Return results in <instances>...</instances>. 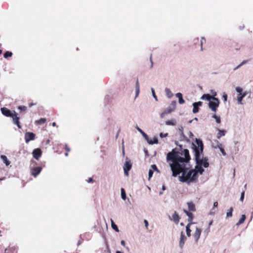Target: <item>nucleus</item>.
<instances>
[{
    "mask_svg": "<svg viewBox=\"0 0 253 253\" xmlns=\"http://www.w3.org/2000/svg\"><path fill=\"white\" fill-rule=\"evenodd\" d=\"M183 153H180L172 149L169 152L167 156V160L169 162V166L172 172V176L176 177L180 173L182 175L179 176V180L182 182H187L190 183L197 180V172L194 169H189L186 167L187 163L190 159L188 150L184 149Z\"/></svg>",
    "mask_w": 253,
    "mask_h": 253,
    "instance_id": "obj_1",
    "label": "nucleus"
},
{
    "mask_svg": "<svg viewBox=\"0 0 253 253\" xmlns=\"http://www.w3.org/2000/svg\"><path fill=\"white\" fill-rule=\"evenodd\" d=\"M0 110L2 114L4 116L7 117H11L12 118L13 123L16 125L19 128H21L19 121L20 118L18 116V114L15 111H13V112H12L10 110L5 107H2Z\"/></svg>",
    "mask_w": 253,
    "mask_h": 253,
    "instance_id": "obj_2",
    "label": "nucleus"
},
{
    "mask_svg": "<svg viewBox=\"0 0 253 253\" xmlns=\"http://www.w3.org/2000/svg\"><path fill=\"white\" fill-rule=\"evenodd\" d=\"M196 145H194V150L195 152V157H196V154L198 152L199 157H200V154H203V149L204 145L203 142L200 139H196Z\"/></svg>",
    "mask_w": 253,
    "mask_h": 253,
    "instance_id": "obj_3",
    "label": "nucleus"
},
{
    "mask_svg": "<svg viewBox=\"0 0 253 253\" xmlns=\"http://www.w3.org/2000/svg\"><path fill=\"white\" fill-rule=\"evenodd\" d=\"M211 100H211L209 102V107L212 112L215 113L219 105V100L214 97Z\"/></svg>",
    "mask_w": 253,
    "mask_h": 253,
    "instance_id": "obj_4",
    "label": "nucleus"
},
{
    "mask_svg": "<svg viewBox=\"0 0 253 253\" xmlns=\"http://www.w3.org/2000/svg\"><path fill=\"white\" fill-rule=\"evenodd\" d=\"M195 161L197 165L196 166L195 169H194V170L196 171L197 177L198 172H199L201 174H202L204 171V169L202 167V163L200 159V157H199L198 152H197L196 154V157H195Z\"/></svg>",
    "mask_w": 253,
    "mask_h": 253,
    "instance_id": "obj_5",
    "label": "nucleus"
},
{
    "mask_svg": "<svg viewBox=\"0 0 253 253\" xmlns=\"http://www.w3.org/2000/svg\"><path fill=\"white\" fill-rule=\"evenodd\" d=\"M132 167V164L130 160L126 161L124 166V170L125 174L126 176L128 175V171Z\"/></svg>",
    "mask_w": 253,
    "mask_h": 253,
    "instance_id": "obj_6",
    "label": "nucleus"
},
{
    "mask_svg": "<svg viewBox=\"0 0 253 253\" xmlns=\"http://www.w3.org/2000/svg\"><path fill=\"white\" fill-rule=\"evenodd\" d=\"M36 135L31 132H26L25 134V140L26 143H28L30 141L33 140L35 139Z\"/></svg>",
    "mask_w": 253,
    "mask_h": 253,
    "instance_id": "obj_7",
    "label": "nucleus"
},
{
    "mask_svg": "<svg viewBox=\"0 0 253 253\" xmlns=\"http://www.w3.org/2000/svg\"><path fill=\"white\" fill-rule=\"evenodd\" d=\"M42 154V152L41 149L37 148L33 150V157L38 160L41 157Z\"/></svg>",
    "mask_w": 253,
    "mask_h": 253,
    "instance_id": "obj_8",
    "label": "nucleus"
},
{
    "mask_svg": "<svg viewBox=\"0 0 253 253\" xmlns=\"http://www.w3.org/2000/svg\"><path fill=\"white\" fill-rule=\"evenodd\" d=\"M42 168L40 167L34 168L31 169V174L33 175L34 177H36L42 170Z\"/></svg>",
    "mask_w": 253,
    "mask_h": 253,
    "instance_id": "obj_9",
    "label": "nucleus"
},
{
    "mask_svg": "<svg viewBox=\"0 0 253 253\" xmlns=\"http://www.w3.org/2000/svg\"><path fill=\"white\" fill-rule=\"evenodd\" d=\"M169 218L170 220H173L176 224L179 223L180 220V217L176 211H174L172 215V217H169Z\"/></svg>",
    "mask_w": 253,
    "mask_h": 253,
    "instance_id": "obj_10",
    "label": "nucleus"
},
{
    "mask_svg": "<svg viewBox=\"0 0 253 253\" xmlns=\"http://www.w3.org/2000/svg\"><path fill=\"white\" fill-rule=\"evenodd\" d=\"M202 233V230L200 228L196 227V231L193 234V237L196 241L197 242L200 238V235Z\"/></svg>",
    "mask_w": 253,
    "mask_h": 253,
    "instance_id": "obj_11",
    "label": "nucleus"
},
{
    "mask_svg": "<svg viewBox=\"0 0 253 253\" xmlns=\"http://www.w3.org/2000/svg\"><path fill=\"white\" fill-rule=\"evenodd\" d=\"M186 240V237H185L184 233L183 231H182L180 233V241H179V246L181 248H182Z\"/></svg>",
    "mask_w": 253,
    "mask_h": 253,
    "instance_id": "obj_12",
    "label": "nucleus"
},
{
    "mask_svg": "<svg viewBox=\"0 0 253 253\" xmlns=\"http://www.w3.org/2000/svg\"><path fill=\"white\" fill-rule=\"evenodd\" d=\"M201 155H203V154H200V159L202 163V166H203L205 168H208L209 166V163L208 162V158H203V157H201Z\"/></svg>",
    "mask_w": 253,
    "mask_h": 253,
    "instance_id": "obj_13",
    "label": "nucleus"
},
{
    "mask_svg": "<svg viewBox=\"0 0 253 253\" xmlns=\"http://www.w3.org/2000/svg\"><path fill=\"white\" fill-rule=\"evenodd\" d=\"M184 212L186 214V215L188 216V221L189 222L188 223H190L191 224H192L193 223L192 222V220L193 219V218H194V215H193V214L189 211H187L185 210H184Z\"/></svg>",
    "mask_w": 253,
    "mask_h": 253,
    "instance_id": "obj_14",
    "label": "nucleus"
},
{
    "mask_svg": "<svg viewBox=\"0 0 253 253\" xmlns=\"http://www.w3.org/2000/svg\"><path fill=\"white\" fill-rule=\"evenodd\" d=\"M187 206L188 207V210H189V211H196V209L195 205L192 202H187Z\"/></svg>",
    "mask_w": 253,
    "mask_h": 253,
    "instance_id": "obj_15",
    "label": "nucleus"
},
{
    "mask_svg": "<svg viewBox=\"0 0 253 253\" xmlns=\"http://www.w3.org/2000/svg\"><path fill=\"white\" fill-rule=\"evenodd\" d=\"M5 253H17V250L15 247H10L5 250Z\"/></svg>",
    "mask_w": 253,
    "mask_h": 253,
    "instance_id": "obj_16",
    "label": "nucleus"
},
{
    "mask_svg": "<svg viewBox=\"0 0 253 253\" xmlns=\"http://www.w3.org/2000/svg\"><path fill=\"white\" fill-rule=\"evenodd\" d=\"M213 97H212L209 94H205L202 95L201 99L202 100H207L208 101H211Z\"/></svg>",
    "mask_w": 253,
    "mask_h": 253,
    "instance_id": "obj_17",
    "label": "nucleus"
},
{
    "mask_svg": "<svg viewBox=\"0 0 253 253\" xmlns=\"http://www.w3.org/2000/svg\"><path fill=\"white\" fill-rule=\"evenodd\" d=\"M176 96L179 99V103L180 104H183L185 102L184 100L183 99L182 95L181 93H177L176 94Z\"/></svg>",
    "mask_w": 253,
    "mask_h": 253,
    "instance_id": "obj_18",
    "label": "nucleus"
},
{
    "mask_svg": "<svg viewBox=\"0 0 253 253\" xmlns=\"http://www.w3.org/2000/svg\"><path fill=\"white\" fill-rule=\"evenodd\" d=\"M166 124L169 126H175L176 124V122L175 119L168 120L166 121Z\"/></svg>",
    "mask_w": 253,
    "mask_h": 253,
    "instance_id": "obj_19",
    "label": "nucleus"
},
{
    "mask_svg": "<svg viewBox=\"0 0 253 253\" xmlns=\"http://www.w3.org/2000/svg\"><path fill=\"white\" fill-rule=\"evenodd\" d=\"M191 225L192 224L191 223H188L186 226V231L188 237H190L191 236V230L190 229V227Z\"/></svg>",
    "mask_w": 253,
    "mask_h": 253,
    "instance_id": "obj_20",
    "label": "nucleus"
},
{
    "mask_svg": "<svg viewBox=\"0 0 253 253\" xmlns=\"http://www.w3.org/2000/svg\"><path fill=\"white\" fill-rule=\"evenodd\" d=\"M0 158L6 166H8L10 164V162L7 160L6 156L2 155L0 156Z\"/></svg>",
    "mask_w": 253,
    "mask_h": 253,
    "instance_id": "obj_21",
    "label": "nucleus"
},
{
    "mask_svg": "<svg viewBox=\"0 0 253 253\" xmlns=\"http://www.w3.org/2000/svg\"><path fill=\"white\" fill-rule=\"evenodd\" d=\"M225 134V131L223 130H218V132L217 134V138L220 139V138L222 136H224Z\"/></svg>",
    "mask_w": 253,
    "mask_h": 253,
    "instance_id": "obj_22",
    "label": "nucleus"
},
{
    "mask_svg": "<svg viewBox=\"0 0 253 253\" xmlns=\"http://www.w3.org/2000/svg\"><path fill=\"white\" fill-rule=\"evenodd\" d=\"M247 95V92H245L242 95H239L238 96V101L239 103L242 104L243 98Z\"/></svg>",
    "mask_w": 253,
    "mask_h": 253,
    "instance_id": "obj_23",
    "label": "nucleus"
},
{
    "mask_svg": "<svg viewBox=\"0 0 253 253\" xmlns=\"http://www.w3.org/2000/svg\"><path fill=\"white\" fill-rule=\"evenodd\" d=\"M246 218V215L245 214H243L236 225H239L242 224L245 221Z\"/></svg>",
    "mask_w": 253,
    "mask_h": 253,
    "instance_id": "obj_24",
    "label": "nucleus"
},
{
    "mask_svg": "<svg viewBox=\"0 0 253 253\" xmlns=\"http://www.w3.org/2000/svg\"><path fill=\"white\" fill-rule=\"evenodd\" d=\"M165 92L169 98H171L173 94L169 88H166L165 89Z\"/></svg>",
    "mask_w": 253,
    "mask_h": 253,
    "instance_id": "obj_25",
    "label": "nucleus"
},
{
    "mask_svg": "<svg viewBox=\"0 0 253 253\" xmlns=\"http://www.w3.org/2000/svg\"><path fill=\"white\" fill-rule=\"evenodd\" d=\"M111 226H112V228L113 229H114L116 231L119 232V230L117 225L115 224V223H114V222L113 221V220L112 219H111Z\"/></svg>",
    "mask_w": 253,
    "mask_h": 253,
    "instance_id": "obj_26",
    "label": "nucleus"
},
{
    "mask_svg": "<svg viewBox=\"0 0 253 253\" xmlns=\"http://www.w3.org/2000/svg\"><path fill=\"white\" fill-rule=\"evenodd\" d=\"M46 121V119L45 118H41L40 120L36 121L38 125H42L44 124Z\"/></svg>",
    "mask_w": 253,
    "mask_h": 253,
    "instance_id": "obj_27",
    "label": "nucleus"
},
{
    "mask_svg": "<svg viewBox=\"0 0 253 253\" xmlns=\"http://www.w3.org/2000/svg\"><path fill=\"white\" fill-rule=\"evenodd\" d=\"M121 197L123 200H125L126 199V194L124 188L121 189Z\"/></svg>",
    "mask_w": 253,
    "mask_h": 253,
    "instance_id": "obj_28",
    "label": "nucleus"
},
{
    "mask_svg": "<svg viewBox=\"0 0 253 253\" xmlns=\"http://www.w3.org/2000/svg\"><path fill=\"white\" fill-rule=\"evenodd\" d=\"M12 55V53L11 52H10V51H6L4 54H3V56L5 58H7L8 57H11Z\"/></svg>",
    "mask_w": 253,
    "mask_h": 253,
    "instance_id": "obj_29",
    "label": "nucleus"
},
{
    "mask_svg": "<svg viewBox=\"0 0 253 253\" xmlns=\"http://www.w3.org/2000/svg\"><path fill=\"white\" fill-rule=\"evenodd\" d=\"M193 112L194 113H196L198 112L199 110L198 106L194 104V103L193 104Z\"/></svg>",
    "mask_w": 253,
    "mask_h": 253,
    "instance_id": "obj_30",
    "label": "nucleus"
},
{
    "mask_svg": "<svg viewBox=\"0 0 253 253\" xmlns=\"http://www.w3.org/2000/svg\"><path fill=\"white\" fill-rule=\"evenodd\" d=\"M233 208H230V209L228 211L226 216L227 217H231L232 216V212H233Z\"/></svg>",
    "mask_w": 253,
    "mask_h": 253,
    "instance_id": "obj_31",
    "label": "nucleus"
},
{
    "mask_svg": "<svg viewBox=\"0 0 253 253\" xmlns=\"http://www.w3.org/2000/svg\"><path fill=\"white\" fill-rule=\"evenodd\" d=\"M212 118L215 119L217 123H220L221 120L219 116H216L215 114L213 115Z\"/></svg>",
    "mask_w": 253,
    "mask_h": 253,
    "instance_id": "obj_32",
    "label": "nucleus"
},
{
    "mask_svg": "<svg viewBox=\"0 0 253 253\" xmlns=\"http://www.w3.org/2000/svg\"><path fill=\"white\" fill-rule=\"evenodd\" d=\"M148 142L150 144H158V140L157 138H154L153 140H148Z\"/></svg>",
    "mask_w": 253,
    "mask_h": 253,
    "instance_id": "obj_33",
    "label": "nucleus"
},
{
    "mask_svg": "<svg viewBox=\"0 0 253 253\" xmlns=\"http://www.w3.org/2000/svg\"><path fill=\"white\" fill-rule=\"evenodd\" d=\"M248 61V60H244L241 63V64H240L238 66H237L235 68H234V70H237V69H238L239 68L241 67L242 65L246 64Z\"/></svg>",
    "mask_w": 253,
    "mask_h": 253,
    "instance_id": "obj_34",
    "label": "nucleus"
},
{
    "mask_svg": "<svg viewBox=\"0 0 253 253\" xmlns=\"http://www.w3.org/2000/svg\"><path fill=\"white\" fill-rule=\"evenodd\" d=\"M174 110V109L168 108L166 109L164 112H165L167 114H170L172 111Z\"/></svg>",
    "mask_w": 253,
    "mask_h": 253,
    "instance_id": "obj_35",
    "label": "nucleus"
},
{
    "mask_svg": "<svg viewBox=\"0 0 253 253\" xmlns=\"http://www.w3.org/2000/svg\"><path fill=\"white\" fill-rule=\"evenodd\" d=\"M18 109L22 111H25L27 110V107L25 106H19Z\"/></svg>",
    "mask_w": 253,
    "mask_h": 253,
    "instance_id": "obj_36",
    "label": "nucleus"
},
{
    "mask_svg": "<svg viewBox=\"0 0 253 253\" xmlns=\"http://www.w3.org/2000/svg\"><path fill=\"white\" fill-rule=\"evenodd\" d=\"M236 90L237 91V92L239 93V95L243 94V93H242V92L243 91V89H242V88L241 87H237L236 88Z\"/></svg>",
    "mask_w": 253,
    "mask_h": 253,
    "instance_id": "obj_37",
    "label": "nucleus"
},
{
    "mask_svg": "<svg viewBox=\"0 0 253 253\" xmlns=\"http://www.w3.org/2000/svg\"><path fill=\"white\" fill-rule=\"evenodd\" d=\"M206 42V39L204 38H202L201 40V50H203V43Z\"/></svg>",
    "mask_w": 253,
    "mask_h": 253,
    "instance_id": "obj_38",
    "label": "nucleus"
},
{
    "mask_svg": "<svg viewBox=\"0 0 253 253\" xmlns=\"http://www.w3.org/2000/svg\"><path fill=\"white\" fill-rule=\"evenodd\" d=\"M222 98L223 99L224 101L225 102L227 101V95L226 93L224 92L222 94Z\"/></svg>",
    "mask_w": 253,
    "mask_h": 253,
    "instance_id": "obj_39",
    "label": "nucleus"
},
{
    "mask_svg": "<svg viewBox=\"0 0 253 253\" xmlns=\"http://www.w3.org/2000/svg\"><path fill=\"white\" fill-rule=\"evenodd\" d=\"M244 196H245V191H243L242 193H241V197H240V201L243 202V200H244Z\"/></svg>",
    "mask_w": 253,
    "mask_h": 253,
    "instance_id": "obj_40",
    "label": "nucleus"
},
{
    "mask_svg": "<svg viewBox=\"0 0 253 253\" xmlns=\"http://www.w3.org/2000/svg\"><path fill=\"white\" fill-rule=\"evenodd\" d=\"M153 174V170L152 169H150L149 171V179H150Z\"/></svg>",
    "mask_w": 253,
    "mask_h": 253,
    "instance_id": "obj_41",
    "label": "nucleus"
},
{
    "mask_svg": "<svg viewBox=\"0 0 253 253\" xmlns=\"http://www.w3.org/2000/svg\"><path fill=\"white\" fill-rule=\"evenodd\" d=\"M151 168L152 169V170H158L157 167L156 165H152L151 166Z\"/></svg>",
    "mask_w": 253,
    "mask_h": 253,
    "instance_id": "obj_42",
    "label": "nucleus"
},
{
    "mask_svg": "<svg viewBox=\"0 0 253 253\" xmlns=\"http://www.w3.org/2000/svg\"><path fill=\"white\" fill-rule=\"evenodd\" d=\"M194 104L197 105V106H198V107L202 106L203 105V102L201 101H199L198 102H195Z\"/></svg>",
    "mask_w": 253,
    "mask_h": 253,
    "instance_id": "obj_43",
    "label": "nucleus"
},
{
    "mask_svg": "<svg viewBox=\"0 0 253 253\" xmlns=\"http://www.w3.org/2000/svg\"><path fill=\"white\" fill-rule=\"evenodd\" d=\"M220 150L223 156H225L226 155V152L223 148H220Z\"/></svg>",
    "mask_w": 253,
    "mask_h": 253,
    "instance_id": "obj_44",
    "label": "nucleus"
},
{
    "mask_svg": "<svg viewBox=\"0 0 253 253\" xmlns=\"http://www.w3.org/2000/svg\"><path fill=\"white\" fill-rule=\"evenodd\" d=\"M65 149L67 151V152H69L70 151V148L68 146L67 144L65 145Z\"/></svg>",
    "mask_w": 253,
    "mask_h": 253,
    "instance_id": "obj_45",
    "label": "nucleus"
},
{
    "mask_svg": "<svg viewBox=\"0 0 253 253\" xmlns=\"http://www.w3.org/2000/svg\"><path fill=\"white\" fill-rule=\"evenodd\" d=\"M144 222L145 223V227H146L147 229H148V222L147 220L145 219L144 221Z\"/></svg>",
    "mask_w": 253,
    "mask_h": 253,
    "instance_id": "obj_46",
    "label": "nucleus"
},
{
    "mask_svg": "<svg viewBox=\"0 0 253 253\" xmlns=\"http://www.w3.org/2000/svg\"><path fill=\"white\" fill-rule=\"evenodd\" d=\"M152 93H153V97L156 99V100H157V96L156 95V94L155 93V91H154V90L153 89H152Z\"/></svg>",
    "mask_w": 253,
    "mask_h": 253,
    "instance_id": "obj_47",
    "label": "nucleus"
},
{
    "mask_svg": "<svg viewBox=\"0 0 253 253\" xmlns=\"http://www.w3.org/2000/svg\"><path fill=\"white\" fill-rule=\"evenodd\" d=\"M135 89H139V85L138 80L137 81L136 83Z\"/></svg>",
    "mask_w": 253,
    "mask_h": 253,
    "instance_id": "obj_48",
    "label": "nucleus"
},
{
    "mask_svg": "<svg viewBox=\"0 0 253 253\" xmlns=\"http://www.w3.org/2000/svg\"><path fill=\"white\" fill-rule=\"evenodd\" d=\"M167 115L166 113L165 112H163L160 115L161 118H163L165 116Z\"/></svg>",
    "mask_w": 253,
    "mask_h": 253,
    "instance_id": "obj_49",
    "label": "nucleus"
},
{
    "mask_svg": "<svg viewBox=\"0 0 253 253\" xmlns=\"http://www.w3.org/2000/svg\"><path fill=\"white\" fill-rule=\"evenodd\" d=\"M171 105L173 106V108L172 109H175V105H176V102L175 101H172L171 104Z\"/></svg>",
    "mask_w": 253,
    "mask_h": 253,
    "instance_id": "obj_50",
    "label": "nucleus"
},
{
    "mask_svg": "<svg viewBox=\"0 0 253 253\" xmlns=\"http://www.w3.org/2000/svg\"><path fill=\"white\" fill-rule=\"evenodd\" d=\"M142 134L145 137V138L148 140V135L145 133H144V132H143Z\"/></svg>",
    "mask_w": 253,
    "mask_h": 253,
    "instance_id": "obj_51",
    "label": "nucleus"
},
{
    "mask_svg": "<svg viewBox=\"0 0 253 253\" xmlns=\"http://www.w3.org/2000/svg\"><path fill=\"white\" fill-rule=\"evenodd\" d=\"M217 147H218L219 149H220V148H223V147H222V145L221 143H219V142H218V145H217Z\"/></svg>",
    "mask_w": 253,
    "mask_h": 253,
    "instance_id": "obj_52",
    "label": "nucleus"
},
{
    "mask_svg": "<svg viewBox=\"0 0 253 253\" xmlns=\"http://www.w3.org/2000/svg\"><path fill=\"white\" fill-rule=\"evenodd\" d=\"M121 243V245L122 246H123L124 247H125L126 243H125V241L124 240H122Z\"/></svg>",
    "mask_w": 253,
    "mask_h": 253,
    "instance_id": "obj_53",
    "label": "nucleus"
},
{
    "mask_svg": "<svg viewBox=\"0 0 253 253\" xmlns=\"http://www.w3.org/2000/svg\"><path fill=\"white\" fill-rule=\"evenodd\" d=\"M139 93V89H136V97H137Z\"/></svg>",
    "mask_w": 253,
    "mask_h": 253,
    "instance_id": "obj_54",
    "label": "nucleus"
},
{
    "mask_svg": "<svg viewBox=\"0 0 253 253\" xmlns=\"http://www.w3.org/2000/svg\"><path fill=\"white\" fill-rule=\"evenodd\" d=\"M92 181H94V180H93V179H92V178H91V177L89 178V179H88V180H87V182H88V183H89V182H92Z\"/></svg>",
    "mask_w": 253,
    "mask_h": 253,
    "instance_id": "obj_55",
    "label": "nucleus"
},
{
    "mask_svg": "<svg viewBox=\"0 0 253 253\" xmlns=\"http://www.w3.org/2000/svg\"><path fill=\"white\" fill-rule=\"evenodd\" d=\"M218 206V203L217 202H215L213 203V207H217Z\"/></svg>",
    "mask_w": 253,
    "mask_h": 253,
    "instance_id": "obj_56",
    "label": "nucleus"
},
{
    "mask_svg": "<svg viewBox=\"0 0 253 253\" xmlns=\"http://www.w3.org/2000/svg\"><path fill=\"white\" fill-rule=\"evenodd\" d=\"M167 135H168V133H166V134H165V135H164V134H163L162 133H160V136H161V137H164V136H167Z\"/></svg>",
    "mask_w": 253,
    "mask_h": 253,
    "instance_id": "obj_57",
    "label": "nucleus"
},
{
    "mask_svg": "<svg viewBox=\"0 0 253 253\" xmlns=\"http://www.w3.org/2000/svg\"><path fill=\"white\" fill-rule=\"evenodd\" d=\"M52 125L53 126H56V124L55 122H53V123H52Z\"/></svg>",
    "mask_w": 253,
    "mask_h": 253,
    "instance_id": "obj_58",
    "label": "nucleus"
},
{
    "mask_svg": "<svg viewBox=\"0 0 253 253\" xmlns=\"http://www.w3.org/2000/svg\"><path fill=\"white\" fill-rule=\"evenodd\" d=\"M212 222H213V221H212V220H211V221H210V223H209V226H211V225L212 224Z\"/></svg>",
    "mask_w": 253,
    "mask_h": 253,
    "instance_id": "obj_59",
    "label": "nucleus"
},
{
    "mask_svg": "<svg viewBox=\"0 0 253 253\" xmlns=\"http://www.w3.org/2000/svg\"><path fill=\"white\" fill-rule=\"evenodd\" d=\"M162 189H163V190H165L166 189V187H165V185L163 186Z\"/></svg>",
    "mask_w": 253,
    "mask_h": 253,
    "instance_id": "obj_60",
    "label": "nucleus"
},
{
    "mask_svg": "<svg viewBox=\"0 0 253 253\" xmlns=\"http://www.w3.org/2000/svg\"><path fill=\"white\" fill-rule=\"evenodd\" d=\"M138 130L140 132H141L142 133V132H143V131L141 129H140V128H138Z\"/></svg>",
    "mask_w": 253,
    "mask_h": 253,
    "instance_id": "obj_61",
    "label": "nucleus"
},
{
    "mask_svg": "<svg viewBox=\"0 0 253 253\" xmlns=\"http://www.w3.org/2000/svg\"><path fill=\"white\" fill-rule=\"evenodd\" d=\"M216 95V93L215 92L213 94V96L212 97H214Z\"/></svg>",
    "mask_w": 253,
    "mask_h": 253,
    "instance_id": "obj_62",
    "label": "nucleus"
},
{
    "mask_svg": "<svg viewBox=\"0 0 253 253\" xmlns=\"http://www.w3.org/2000/svg\"><path fill=\"white\" fill-rule=\"evenodd\" d=\"M68 152H67L65 154V155L66 156H68Z\"/></svg>",
    "mask_w": 253,
    "mask_h": 253,
    "instance_id": "obj_63",
    "label": "nucleus"
},
{
    "mask_svg": "<svg viewBox=\"0 0 253 253\" xmlns=\"http://www.w3.org/2000/svg\"><path fill=\"white\" fill-rule=\"evenodd\" d=\"M116 253H122L120 251H117Z\"/></svg>",
    "mask_w": 253,
    "mask_h": 253,
    "instance_id": "obj_64",
    "label": "nucleus"
}]
</instances>
